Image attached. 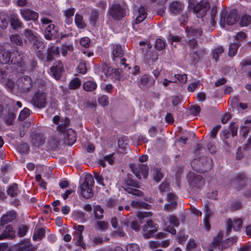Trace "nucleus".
Listing matches in <instances>:
<instances>
[{
  "label": "nucleus",
  "mask_w": 251,
  "mask_h": 251,
  "mask_svg": "<svg viewBox=\"0 0 251 251\" xmlns=\"http://www.w3.org/2000/svg\"><path fill=\"white\" fill-rule=\"evenodd\" d=\"M10 39L12 43L16 44L18 46H22L23 44V40L21 36L18 34L11 35Z\"/></svg>",
  "instance_id": "55"
},
{
  "label": "nucleus",
  "mask_w": 251,
  "mask_h": 251,
  "mask_svg": "<svg viewBox=\"0 0 251 251\" xmlns=\"http://www.w3.org/2000/svg\"><path fill=\"white\" fill-rule=\"evenodd\" d=\"M114 154V153H112L105 155L102 159L99 160V164L102 167H105L106 166V164L105 163V161H107L110 165H113L115 161Z\"/></svg>",
  "instance_id": "31"
},
{
  "label": "nucleus",
  "mask_w": 251,
  "mask_h": 251,
  "mask_svg": "<svg viewBox=\"0 0 251 251\" xmlns=\"http://www.w3.org/2000/svg\"><path fill=\"white\" fill-rule=\"evenodd\" d=\"M15 237V231L11 225L6 226L5 229L0 234V240L6 239H12Z\"/></svg>",
  "instance_id": "19"
},
{
  "label": "nucleus",
  "mask_w": 251,
  "mask_h": 251,
  "mask_svg": "<svg viewBox=\"0 0 251 251\" xmlns=\"http://www.w3.org/2000/svg\"><path fill=\"white\" fill-rule=\"evenodd\" d=\"M94 180L91 175L86 177L84 181L80 184L79 188L80 194L84 198L88 199L93 196L92 187L94 186Z\"/></svg>",
  "instance_id": "3"
},
{
  "label": "nucleus",
  "mask_w": 251,
  "mask_h": 251,
  "mask_svg": "<svg viewBox=\"0 0 251 251\" xmlns=\"http://www.w3.org/2000/svg\"><path fill=\"white\" fill-rule=\"evenodd\" d=\"M201 4L199 3L197 0H189V8L190 11H192L193 12L195 13L197 11V9L199 7H201V6H200Z\"/></svg>",
  "instance_id": "54"
},
{
  "label": "nucleus",
  "mask_w": 251,
  "mask_h": 251,
  "mask_svg": "<svg viewBox=\"0 0 251 251\" xmlns=\"http://www.w3.org/2000/svg\"><path fill=\"white\" fill-rule=\"evenodd\" d=\"M76 237L75 245L81 247L83 250L86 251L89 245H87L84 241L83 236L81 235H75Z\"/></svg>",
  "instance_id": "44"
},
{
  "label": "nucleus",
  "mask_w": 251,
  "mask_h": 251,
  "mask_svg": "<svg viewBox=\"0 0 251 251\" xmlns=\"http://www.w3.org/2000/svg\"><path fill=\"white\" fill-rule=\"evenodd\" d=\"M242 221L241 219L238 218L234 220V224L230 218H228L226 221V232L229 234L232 228L235 231H238L240 229L242 226Z\"/></svg>",
  "instance_id": "15"
},
{
  "label": "nucleus",
  "mask_w": 251,
  "mask_h": 251,
  "mask_svg": "<svg viewBox=\"0 0 251 251\" xmlns=\"http://www.w3.org/2000/svg\"><path fill=\"white\" fill-rule=\"evenodd\" d=\"M125 48L124 45L112 44L111 47V58L116 63H119L121 66H123L125 69L126 67L129 69L128 65L126 63V59L123 57Z\"/></svg>",
  "instance_id": "2"
},
{
  "label": "nucleus",
  "mask_w": 251,
  "mask_h": 251,
  "mask_svg": "<svg viewBox=\"0 0 251 251\" xmlns=\"http://www.w3.org/2000/svg\"><path fill=\"white\" fill-rule=\"evenodd\" d=\"M16 118V115L13 112H10L4 117V121L7 126H11Z\"/></svg>",
  "instance_id": "49"
},
{
  "label": "nucleus",
  "mask_w": 251,
  "mask_h": 251,
  "mask_svg": "<svg viewBox=\"0 0 251 251\" xmlns=\"http://www.w3.org/2000/svg\"><path fill=\"white\" fill-rule=\"evenodd\" d=\"M187 180L190 187L192 188L201 189L204 184V180L199 175L190 172L187 174Z\"/></svg>",
  "instance_id": "4"
},
{
  "label": "nucleus",
  "mask_w": 251,
  "mask_h": 251,
  "mask_svg": "<svg viewBox=\"0 0 251 251\" xmlns=\"http://www.w3.org/2000/svg\"><path fill=\"white\" fill-rule=\"evenodd\" d=\"M99 13L97 10L93 9L92 10H91L89 18L90 24L93 26L96 25L98 20L99 19Z\"/></svg>",
  "instance_id": "41"
},
{
  "label": "nucleus",
  "mask_w": 251,
  "mask_h": 251,
  "mask_svg": "<svg viewBox=\"0 0 251 251\" xmlns=\"http://www.w3.org/2000/svg\"><path fill=\"white\" fill-rule=\"evenodd\" d=\"M191 166L193 170L200 173H204L213 167V161L210 157L201 156L192 161Z\"/></svg>",
  "instance_id": "1"
},
{
  "label": "nucleus",
  "mask_w": 251,
  "mask_h": 251,
  "mask_svg": "<svg viewBox=\"0 0 251 251\" xmlns=\"http://www.w3.org/2000/svg\"><path fill=\"white\" fill-rule=\"evenodd\" d=\"M248 178L245 174H239L234 178V182L236 184L237 190H240L244 189Z\"/></svg>",
  "instance_id": "18"
},
{
  "label": "nucleus",
  "mask_w": 251,
  "mask_h": 251,
  "mask_svg": "<svg viewBox=\"0 0 251 251\" xmlns=\"http://www.w3.org/2000/svg\"><path fill=\"white\" fill-rule=\"evenodd\" d=\"M131 166V168L136 176L140 179L142 177L146 179L148 176L149 167L146 164H139Z\"/></svg>",
  "instance_id": "9"
},
{
  "label": "nucleus",
  "mask_w": 251,
  "mask_h": 251,
  "mask_svg": "<svg viewBox=\"0 0 251 251\" xmlns=\"http://www.w3.org/2000/svg\"><path fill=\"white\" fill-rule=\"evenodd\" d=\"M126 251H140V247L135 243H131L126 245Z\"/></svg>",
  "instance_id": "64"
},
{
  "label": "nucleus",
  "mask_w": 251,
  "mask_h": 251,
  "mask_svg": "<svg viewBox=\"0 0 251 251\" xmlns=\"http://www.w3.org/2000/svg\"><path fill=\"white\" fill-rule=\"evenodd\" d=\"M58 30L54 24H50L45 28L44 34L45 39L51 40L56 38L58 36Z\"/></svg>",
  "instance_id": "14"
},
{
  "label": "nucleus",
  "mask_w": 251,
  "mask_h": 251,
  "mask_svg": "<svg viewBox=\"0 0 251 251\" xmlns=\"http://www.w3.org/2000/svg\"><path fill=\"white\" fill-rule=\"evenodd\" d=\"M158 226L154 223L151 220L146 221V224L143 226V229L148 232L144 234L145 238L149 239L151 237L153 234L156 232Z\"/></svg>",
  "instance_id": "13"
},
{
  "label": "nucleus",
  "mask_w": 251,
  "mask_h": 251,
  "mask_svg": "<svg viewBox=\"0 0 251 251\" xmlns=\"http://www.w3.org/2000/svg\"><path fill=\"white\" fill-rule=\"evenodd\" d=\"M101 68L105 76L111 79L112 81H114L120 78L119 69L109 67L108 65L105 63L102 64Z\"/></svg>",
  "instance_id": "8"
},
{
  "label": "nucleus",
  "mask_w": 251,
  "mask_h": 251,
  "mask_svg": "<svg viewBox=\"0 0 251 251\" xmlns=\"http://www.w3.org/2000/svg\"><path fill=\"white\" fill-rule=\"evenodd\" d=\"M47 144L48 147L51 150H54L58 147L60 144V141L55 136L53 135L50 137Z\"/></svg>",
  "instance_id": "33"
},
{
  "label": "nucleus",
  "mask_w": 251,
  "mask_h": 251,
  "mask_svg": "<svg viewBox=\"0 0 251 251\" xmlns=\"http://www.w3.org/2000/svg\"><path fill=\"white\" fill-rule=\"evenodd\" d=\"M224 52V49L221 46H217L215 49L211 50V54L212 59L217 62L219 56Z\"/></svg>",
  "instance_id": "37"
},
{
  "label": "nucleus",
  "mask_w": 251,
  "mask_h": 251,
  "mask_svg": "<svg viewBox=\"0 0 251 251\" xmlns=\"http://www.w3.org/2000/svg\"><path fill=\"white\" fill-rule=\"evenodd\" d=\"M238 11L236 9L230 10L226 15L225 14L223 16L222 14L221 16V21H223L224 23L229 25L235 24L238 21Z\"/></svg>",
  "instance_id": "12"
},
{
  "label": "nucleus",
  "mask_w": 251,
  "mask_h": 251,
  "mask_svg": "<svg viewBox=\"0 0 251 251\" xmlns=\"http://www.w3.org/2000/svg\"><path fill=\"white\" fill-rule=\"evenodd\" d=\"M170 11L174 14H178L183 10L182 3L179 1L172 2L169 6Z\"/></svg>",
  "instance_id": "30"
},
{
  "label": "nucleus",
  "mask_w": 251,
  "mask_h": 251,
  "mask_svg": "<svg viewBox=\"0 0 251 251\" xmlns=\"http://www.w3.org/2000/svg\"><path fill=\"white\" fill-rule=\"evenodd\" d=\"M153 176V178L156 182H159L163 177V174L161 172L160 168H154Z\"/></svg>",
  "instance_id": "51"
},
{
  "label": "nucleus",
  "mask_w": 251,
  "mask_h": 251,
  "mask_svg": "<svg viewBox=\"0 0 251 251\" xmlns=\"http://www.w3.org/2000/svg\"><path fill=\"white\" fill-rule=\"evenodd\" d=\"M30 115V110L25 107L20 113L18 119L20 120H24Z\"/></svg>",
  "instance_id": "57"
},
{
  "label": "nucleus",
  "mask_w": 251,
  "mask_h": 251,
  "mask_svg": "<svg viewBox=\"0 0 251 251\" xmlns=\"http://www.w3.org/2000/svg\"><path fill=\"white\" fill-rule=\"evenodd\" d=\"M223 236V232L220 231L218 234L214 237L212 241V244L214 247L219 246V248L222 250L227 248V246L226 245V240L224 242H222Z\"/></svg>",
  "instance_id": "22"
},
{
  "label": "nucleus",
  "mask_w": 251,
  "mask_h": 251,
  "mask_svg": "<svg viewBox=\"0 0 251 251\" xmlns=\"http://www.w3.org/2000/svg\"><path fill=\"white\" fill-rule=\"evenodd\" d=\"M131 206L133 208H143L148 209L151 206L144 201H132L131 202Z\"/></svg>",
  "instance_id": "42"
},
{
  "label": "nucleus",
  "mask_w": 251,
  "mask_h": 251,
  "mask_svg": "<svg viewBox=\"0 0 251 251\" xmlns=\"http://www.w3.org/2000/svg\"><path fill=\"white\" fill-rule=\"evenodd\" d=\"M61 124H58L56 127V130L61 133L64 134L68 130L67 128L70 124V120L69 118L65 117L61 120Z\"/></svg>",
  "instance_id": "27"
},
{
  "label": "nucleus",
  "mask_w": 251,
  "mask_h": 251,
  "mask_svg": "<svg viewBox=\"0 0 251 251\" xmlns=\"http://www.w3.org/2000/svg\"><path fill=\"white\" fill-rule=\"evenodd\" d=\"M251 23V16L244 14L241 18L240 25L241 26H247Z\"/></svg>",
  "instance_id": "53"
},
{
  "label": "nucleus",
  "mask_w": 251,
  "mask_h": 251,
  "mask_svg": "<svg viewBox=\"0 0 251 251\" xmlns=\"http://www.w3.org/2000/svg\"><path fill=\"white\" fill-rule=\"evenodd\" d=\"M138 14L135 19L136 24H139L143 22L147 17V13L144 7L140 6L138 9Z\"/></svg>",
  "instance_id": "32"
},
{
  "label": "nucleus",
  "mask_w": 251,
  "mask_h": 251,
  "mask_svg": "<svg viewBox=\"0 0 251 251\" xmlns=\"http://www.w3.org/2000/svg\"><path fill=\"white\" fill-rule=\"evenodd\" d=\"M240 44L239 43H231L229 45L228 55L230 57H233L236 54Z\"/></svg>",
  "instance_id": "43"
},
{
  "label": "nucleus",
  "mask_w": 251,
  "mask_h": 251,
  "mask_svg": "<svg viewBox=\"0 0 251 251\" xmlns=\"http://www.w3.org/2000/svg\"><path fill=\"white\" fill-rule=\"evenodd\" d=\"M31 42L33 43V48L36 51H40L45 47V44L42 39L37 36Z\"/></svg>",
  "instance_id": "35"
},
{
  "label": "nucleus",
  "mask_w": 251,
  "mask_h": 251,
  "mask_svg": "<svg viewBox=\"0 0 251 251\" xmlns=\"http://www.w3.org/2000/svg\"><path fill=\"white\" fill-rule=\"evenodd\" d=\"M10 64H16L21 66L24 58V55L18 50H14L11 52Z\"/></svg>",
  "instance_id": "17"
},
{
  "label": "nucleus",
  "mask_w": 251,
  "mask_h": 251,
  "mask_svg": "<svg viewBox=\"0 0 251 251\" xmlns=\"http://www.w3.org/2000/svg\"><path fill=\"white\" fill-rule=\"evenodd\" d=\"M19 151L22 153H28L29 150V147L26 143L20 144L18 146Z\"/></svg>",
  "instance_id": "58"
},
{
  "label": "nucleus",
  "mask_w": 251,
  "mask_h": 251,
  "mask_svg": "<svg viewBox=\"0 0 251 251\" xmlns=\"http://www.w3.org/2000/svg\"><path fill=\"white\" fill-rule=\"evenodd\" d=\"M81 85V81L78 77H75L72 79L69 84V88L71 90H75L78 88Z\"/></svg>",
  "instance_id": "50"
},
{
  "label": "nucleus",
  "mask_w": 251,
  "mask_h": 251,
  "mask_svg": "<svg viewBox=\"0 0 251 251\" xmlns=\"http://www.w3.org/2000/svg\"><path fill=\"white\" fill-rule=\"evenodd\" d=\"M185 31L191 36H201L202 34V31L201 28H195L194 26L187 27L185 28Z\"/></svg>",
  "instance_id": "34"
},
{
  "label": "nucleus",
  "mask_w": 251,
  "mask_h": 251,
  "mask_svg": "<svg viewBox=\"0 0 251 251\" xmlns=\"http://www.w3.org/2000/svg\"><path fill=\"white\" fill-rule=\"evenodd\" d=\"M238 126L235 122H231L229 126V129L231 133V136L234 137L237 134Z\"/></svg>",
  "instance_id": "61"
},
{
  "label": "nucleus",
  "mask_w": 251,
  "mask_h": 251,
  "mask_svg": "<svg viewBox=\"0 0 251 251\" xmlns=\"http://www.w3.org/2000/svg\"><path fill=\"white\" fill-rule=\"evenodd\" d=\"M15 251H34V247L29 242L23 241L15 246Z\"/></svg>",
  "instance_id": "21"
},
{
  "label": "nucleus",
  "mask_w": 251,
  "mask_h": 251,
  "mask_svg": "<svg viewBox=\"0 0 251 251\" xmlns=\"http://www.w3.org/2000/svg\"><path fill=\"white\" fill-rule=\"evenodd\" d=\"M103 209L100 205H96L94 207V217L97 220H101L103 218Z\"/></svg>",
  "instance_id": "47"
},
{
  "label": "nucleus",
  "mask_w": 251,
  "mask_h": 251,
  "mask_svg": "<svg viewBox=\"0 0 251 251\" xmlns=\"http://www.w3.org/2000/svg\"><path fill=\"white\" fill-rule=\"evenodd\" d=\"M28 230V227L26 225H21L18 228V231L17 233V235L19 237H23L25 236Z\"/></svg>",
  "instance_id": "56"
},
{
  "label": "nucleus",
  "mask_w": 251,
  "mask_h": 251,
  "mask_svg": "<svg viewBox=\"0 0 251 251\" xmlns=\"http://www.w3.org/2000/svg\"><path fill=\"white\" fill-rule=\"evenodd\" d=\"M83 87L86 91L91 92L96 89L97 84L95 81L88 80L83 83Z\"/></svg>",
  "instance_id": "39"
},
{
  "label": "nucleus",
  "mask_w": 251,
  "mask_h": 251,
  "mask_svg": "<svg viewBox=\"0 0 251 251\" xmlns=\"http://www.w3.org/2000/svg\"><path fill=\"white\" fill-rule=\"evenodd\" d=\"M200 6H201V7H200L199 8H198L195 14L197 18H202L206 15L207 11L210 9V3L205 1L201 4Z\"/></svg>",
  "instance_id": "25"
},
{
  "label": "nucleus",
  "mask_w": 251,
  "mask_h": 251,
  "mask_svg": "<svg viewBox=\"0 0 251 251\" xmlns=\"http://www.w3.org/2000/svg\"><path fill=\"white\" fill-rule=\"evenodd\" d=\"M11 57V52L5 49L0 50V63L1 64H10Z\"/></svg>",
  "instance_id": "29"
},
{
  "label": "nucleus",
  "mask_w": 251,
  "mask_h": 251,
  "mask_svg": "<svg viewBox=\"0 0 251 251\" xmlns=\"http://www.w3.org/2000/svg\"><path fill=\"white\" fill-rule=\"evenodd\" d=\"M47 52V61L48 62L52 61L54 55H58L60 53L59 48L55 46H49Z\"/></svg>",
  "instance_id": "24"
},
{
  "label": "nucleus",
  "mask_w": 251,
  "mask_h": 251,
  "mask_svg": "<svg viewBox=\"0 0 251 251\" xmlns=\"http://www.w3.org/2000/svg\"><path fill=\"white\" fill-rule=\"evenodd\" d=\"M22 82V89L24 92H29L32 87V81L31 78L27 75H24L21 78Z\"/></svg>",
  "instance_id": "26"
},
{
  "label": "nucleus",
  "mask_w": 251,
  "mask_h": 251,
  "mask_svg": "<svg viewBox=\"0 0 251 251\" xmlns=\"http://www.w3.org/2000/svg\"><path fill=\"white\" fill-rule=\"evenodd\" d=\"M46 94L39 90L33 95L31 102L34 106L38 108H42L46 106Z\"/></svg>",
  "instance_id": "7"
},
{
  "label": "nucleus",
  "mask_w": 251,
  "mask_h": 251,
  "mask_svg": "<svg viewBox=\"0 0 251 251\" xmlns=\"http://www.w3.org/2000/svg\"><path fill=\"white\" fill-rule=\"evenodd\" d=\"M46 137L44 133L34 131L30 134V144L32 147L40 148L45 143Z\"/></svg>",
  "instance_id": "10"
},
{
  "label": "nucleus",
  "mask_w": 251,
  "mask_h": 251,
  "mask_svg": "<svg viewBox=\"0 0 251 251\" xmlns=\"http://www.w3.org/2000/svg\"><path fill=\"white\" fill-rule=\"evenodd\" d=\"M75 23L77 28L80 29L84 28L86 25L83 21V17L81 15L76 13L75 17Z\"/></svg>",
  "instance_id": "40"
},
{
  "label": "nucleus",
  "mask_w": 251,
  "mask_h": 251,
  "mask_svg": "<svg viewBox=\"0 0 251 251\" xmlns=\"http://www.w3.org/2000/svg\"><path fill=\"white\" fill-rule=\"evenodd\" d=\"M16 213L14 210L9 211L0 218V225L4 226L6 224L12 222L16 217Z\"/></svg>",
  "instance_id": "20"
},
{
  "label": "nucleus",
  "mask_w": 251,
  "mask_h": 251,
  "mask_svg": "<svg viewBox=\"0 0 251 251\" xmlns=\"http://www.w3.org/2000/svg\"><path fill=\"white\" fill-rule=\"evenodd\" d=\"M50 72L56 80L60 79L62 73L64 72L63 64L60 61L56 63V64L51 67Z\"/></svg>",
  "instance_id": "16"
},
{
  "label": "nucleus",
  "mask_w": 251,
  "mask_h": 251,
  "mask_svg": "<svg viewBox=\"0 0 251 251\" xmlns=\"http://www.w3.org/2000/svg\"><path fill=\"white\" fill-rule=\"evenodd\" d=\"M20 13L22 18L25 21H32L35 24L38 22V13L30 9H20Z\"/></svg>",
  "instance_id": "11"
},
{
  "label": "nucleus",
  "mask_w": 251,
  "mask_h": 251,
  "mask_svg": "<svg viewBox=\"0 0 251 251\" xmlns=\"http://www.w3.org/2000/svg\"><path fill=\"white\" fill-rule=\"evenodd\" d=\"M170 183L167 181H163L159 186L158 189L160 192L163 194L164 192H167L169 190Z\"/></svg>",
  "instance_id": "59"
},
{
  "label": "nucleus",
  "mask_w": 251,
  "mask_h": 251,
  "mask_svg": "<svg viewBox=\"0 0 251 251\" xmlns=\"http://www.w3.org/2000/svg\"><path fill=\"white\" fill-rule=\"evenodd\" d=\"M201 107L198 105H194L190 107V112L191 114L194 116H198L201 112Z\"/></svg>",
  "instance_id": "63"
},
{
  "label": "nucleus",
  "mask_w": 251,
  "mask_h": 251,
  "mask_svg": "<svg viewBox=\"0 0 251 251\" xmlns=\"http://www.w3.org/2000/svg\"><path fill=\"white\" fill-rule=\"evenodd\" d=\"M201 85H202V83H201L200 80L191 83L188 86V91L190 92H194L196 89L199 87Z\"/></svg>",
  "instance_id": "62"
},
{
  "label": "nucleus",
  "mask_w": 251,
  "mask_h": 251,
  "mask_svg": "<svg viewBox=\"0 0 251 251\" xmlns=\"http://www.w3.org/2000/svg\"><path fill=\"white\" fill-rule=\"evenodd\" d=\"M152 214L151 212H139L137 214V217L141 223H143L144 218L151 217Z\"/></svg>",
  "instance_id": "60"
},
{
  "label": "nucleus",
  "mask_w": 251,
  "mask_h": 251,
  "mask_svg": "<svg viewBox=\"0 0 251 251\" xmlns=\"http://www.w3.org/2000/svg\"><path fill=\"white\" fill-rule=\"evenodd\" d=\"M165 41L161 38H157L155 42L154 48L157 50H162L165 48Z\"/></svg>",
  "instance_id": "52"
},
{
  "label": "nucleus",
  "mask_w": 251,
  "mask_h": 251,
  "mask_svg": "<svg viewBox=\"0 0 251 251\" xmlns=\"http://www.w3.org/2000/svg\"><path fill=\"white\" fill-rule=\"evenodd\" d=\"M123 185L124 189L129 194L136 196H143L144 194L141 191L135 188L139 187L138 182L128 177L127 179Z\"/></svg>",
  "instance_id": "5"
},
{
  "label": "nucleus",
  "mask_w": 251,
  "mask_h": 251,
  "mask_svg": "<svg viewBox=\"0 0 251 251\" xmlns=\"http://www.w3.org/2000/svg\"><path fill=\"white\" fill-rule=\"evenodd\" d=\"M18 186L16 183L9 185L6 191L7 195L11 197H16L18 195Z\"/></svg>",
  "instance_id": "38"
},
{
  "label": "nucleus",
  "mask_w": 251,
  "mask_h": 251,
  "mask_svg": "<svg viewBox=\"0 0 251 251\" xmlns=\"http://www.w3.org/2000/svg\"><path fill=\"white\" fill-rule=\"evenodd\" d=\"M75 219L79 222L84 223L87 221V215L81 210L76 211L75 214Z\"/></svg>",
  "instance_id": "48"
},
{
  "label": "nucleus",
  "mask_w": 251,
  "mask_h": 251,
  "mask_svg": "<svg viewBox=\"0 0 251 251\" xmlns=\"http://www.w3.org/2000/svg\"><path fill=\"white\" fill-rule=\"evenodd\" d=\"M9 22L11 26L14 29L22 28L23 25V23L21 21L18 16L15 14L10 15Z\"/></svg>",
  "instance_id": "28"
},
{
  "label": "nucleus",
  "mask_w": 251,
  "mask_h": 251,
  "mask_svg": "<svg viewBox=\"0 0 251 251\" xmlns=\"http://www.w3.org/2000/svg\"><path fill=\"white\" fill-rule=\"evenodd\" d=\"M45 230L44 228H40L34 232L32 239L35 241L42 240V239L45 236Z\"/></svg>",
  "instance_id": "36"
},
{
  "label": "nucleus",
  "mask_w": 251,
  "mask_h": 251,
  "mask_svg": "<svg viewBox=\"0 0 251 251\" xmlns=\"http://www.w3.org/2000/svg\"><path fill=\"white\" fill-rule=\"evenodd\" d=\"M89 239L92 247H95L96 246L101 245L104 242L103 237L100 235L90 237Z\"/></svg>",
  "instance_id": "45"
},
{
  "label": "nucleus",
  "mask_w": 251,
  "mask_h": 251,
  "mask_svg": "<svg viewBox=\"0 0 251 251\" xmlns=\"http://www.w3.org/2000/svg\"><path fill=\"white\" fill-rule=\"evenodd\" d=\"M64 135L69 146H72L76 141V132L72 128H68Z\"/></svg>",
  "instance_id": "23"
},
{
  "label": "nucleus",
  "mask_w": 251,
  "mask_h": 251,
  "mask_svg": "<svg viewBox=\"0 0 251 251\" xmlns=\"http://www.w3.org/2000/svg\"><path fill=\"white\" fill-rule=\"evenodd\" d=\"M23 35L26 38L25 40H27L30 43L38 36L29 29L24 30Z\"/></svg>",
  "instance_id": "46"
},
{
  "label": "nucleus",
  "mask_w": 251,
  "mask_h": 251,
  "mask_svg": "<svg viewBox=\"0 0 251 251\" xmlns=\"http://www.w3.org/2000/svg\"><path fill=\"white\" fill-rule=\"evenodd\" d=\"M108 14L116 21H120L126 16V10L119 3H113L108 10Z\"/></svg>",
  "instance_id": "6"
}]
</instances>
